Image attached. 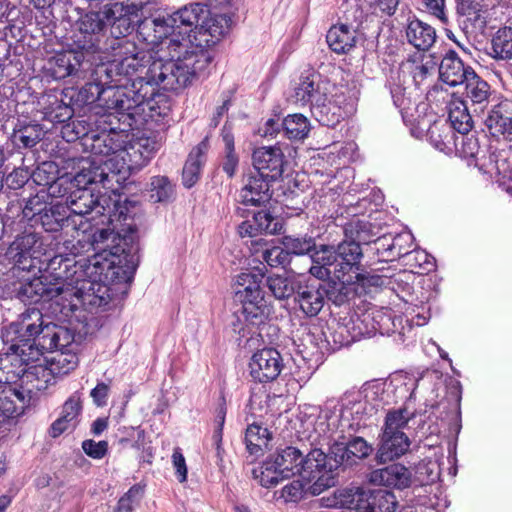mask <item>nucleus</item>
<instances>
[{"label": "nucleus", "instance_id": "1", "mask_svg": "<svg viewBox=\"0 0 512 512\" xmlns=\"http://www.w3.org/2000/svg\"><path fill=\"white\" fill-rule=\"evenodd\" d=\"M102 250L87 259L84 263L74 261L61 255L49 260L47 268L56 270L63 266L65 273L74 274L75 281H65V292L75 289L73 294L84 306L101 307L111 300L110 284L128 282L133 278L137 268L135 256L118 247Z\"/></svg>", "mask_w": 512, "mask_h": 512}, {"label": "nucleus", "instance_id": "2", "mask_svg": "<svg viewBox=\"0 0 512 512\" xmlns=\"http://www.w3.org/2000/svg\"><path fill=\"white\" fill-rule=\"evenodd\" d=\"M23 337H29L39 356L45 352L54 353L49 367L55 376L65 375L78 365L79 344L75 334L67 327L46 321L37 308H28L19 316Z\"/></svg>", "mask_w": 512, "mask_h": 512}, {"label": "nucleus", "instance_id": "3", "mask_svg": "<svg viewBox=\"0 0 512 512\" xmlns=\"http://www.w3.org/2000/svg\"><path fill=\"white\" fill-rule=\"evenodd\" d=\"M211 61L208 51L197 48L176 60L153 61L144 79L154 90V85H161L165 90H178L190 84L195 77L203 75Z\"/></svg>", "mask_w": 512, "mask_h": 512}, {"label": "nucleus", "instance_id": "4", "mask_svg": "<svg viewBox=\"0 0 512 512\" xmlns=\"http://www.w3.org/2000/svg\"><path fill=\"white\" fill-rule=\"evenodd\" d=\"M114 85L100 88L97 84H90L89 91L97 94L100 106L116 113L132 115L133 111L143 105H150L154 96V89L145 82L144 77H137L130 85L123 84L122 78L113 79Z\"/></svg>", "mask_w": 512, "mask_h": 512}, {"label": "nucleus", "instance_id": "5", "mask_svg": "<svg viewBox=\"0 0 512 512\" xmlns=\"http://www.w3.org/2000/svg\"><path fill=\"white\" fill-rule=\"evenodd\" d=\"M344 235L345 239L335 248L338 268L334 269V274L339 277L360 270V261L363 257L361 245L372 242L369 234V223L364 221L357 220L347 223L344 228Z\"/></svg>", "mask_w": 512, "mask_h": 512}, {"label": "nucleus", "instance_id": "6", "mask_svg": "<svg viewBox=\"0 0 512 512\" xmlns=\"http://www.w3.org/2000/svg\"><path fill=\"white\" fill-rule=\"evenodd\" d=\"M160 147L161 141L155 136L139 137L131 142L127 140L120 154H116L114 158L118 173L121 174L124 182L131 173L146 166Z\"/></svg>", "mask_w": 512, "mask_h": 512}, {"label": "nucleus", "instance_id": "7", "mask_svg": "<svg viewBox=\"0 0 512 512\" xmlns=\"http://www.w3.org/2000/svg\"><path fill=\"white\" fill-rule=\"evenodd\" d=\"M54 282L49 280L50 276L42 275L21 284L17 296L24 303H37L40 300H51L65 292V281H75L74 274H66L62 266L56 265L54 270Z\"/></svg>", "mask_w": 512, "mask_h": 512}, {"label": "nucleus", "instance_id": "8", "mask_svg": "<svg viewBox=\"0 0 512 512\" xmlns=\"http://www.w3.org/2000/svg\"><path fill=\"white\" fill-rule=\"evenodd\" d=\"M75 181L79 186L101 184L105 189L117 191L124 180L118 173L117 164L111 160L84 161L81 170L75 175Z\"/></svg>", "mask_w": 512, "mask_h": 512}, {"label": "nucleus", "instance_id": "9", "mask_svg": "<svg viewBox=\"0 0 512 512\" xmlns=\"http://www.w3.org/2000/svg\"><path fill=\"white\" fill-rule=\"evenodd\" d=\"M101 13L106 30L109 29L114 38L111 45H115L116 41H127L125 37L134 31L140 21L139 12L117 1L104 4Z\"/></svg>", "mask_w": 512, "mask_h": 512}, {"label": "nucleus", "instance_id": "10", "mask_svg": "<svg viewBox=\"0 0 512 512\" xmlns=\"http://www.w3.org/2000/svg\"><path fill=\"white\" fill-rule=\"evenodd\" d=\"M102 16L100 8L98 11H88L79 17L74 34V44L77 49L87 53L102 50L101 42L106 33Z\"/></svg>", "mask_w": 512, "mask_h": 512}, {"label": "nucleus", "instance_id": "11", "mask_svg": "<svg viewBox=\"0 0 512 512\" xmlns=\"http://www.w3.org/2000/svg\"><path fill=\"white\" fill-rule=\"evenodd\" d=\"M97 130L99 132H95L92 137L87 138L85 147L90 150L94 159L104 157L105 160H114L116 154H120L129 135L124 130L118 131L116 127H113L112 117L107 119V124H101Z\"/></svg>", "mask_w": 512, "mask_h": 512}, {"label": "nucleus", "instance_id": "12", "mask_svg": "<svg viewBox=\"0 0 512 512\" xmlns=\"http://www.w3.org/2000/svg\"><path fill=\"white\" fill-rule=\"evenodd\" d=\"M327 455L321 449H312L307 455H303V461L299 464L298 475L303 481L310 483L313 494H320L325 488L333 485L332 470L328 469Z\"/></svg>", "mask_w": 512, "mask_h": 512}, {"label": "nucleus", "instance_id": "13", "mask_svg": "<svg viewBox=\"0 0 512 512\" xmlns=\"http://www.w3.org/2000/svg\"><path fill=\"white\" fill-rule=\"evenodd\" d=\"M55 375L49 366L42 364L38 365H24L20 375V389L12 388L15 394V403L21 407V414L24 407L32 398V394L38 391L45 390L50 384L53 383Z\"/></svg>", "mask_w": 512, "mask_h": 512}, {"label": "nucleus", "instance_id": "14", "mask_svg": "<svg viewBox=\"0 0 512 512\" xmlns=\"http://www.w3.org/2000/svg\"><path fill=\"white\" fill-rule=\"evenodd\" d=\"M114 59L107 68V74L123 77V84L130 85L134 80L132 76L142 66L136 53V46L130 41H116L115 45H110Z\"/></svg>", "mask_w": 512, "mask_h": 512}, {"label": "nucleus", "instance_id": "15", "mask_svg": "<svg viewBox=\"0 0 512 512\" xmlns=\"http://www.w3.org/2000/svg\"><path fill=\"white\" fill-rule=\"evenodd\" d=\"M344 497L348 499L344 500L345 504L364 505L362 508L368 509V512H394L398 504L395 494L385 489L367 491L353 487Z\"/></svg>", "mask_w": 512, "mask_h": 512}, {"label": "nucleus", "instance_id": "16", "mask_svg": "<svg viewBox=\"0 0 512 512\" xmlns=\"http://www.w3.org/2000/svg\"><path fill=\"white\" fill-rule=\"evenodd\" d=\"M252 163L254 172H259L268 180L276 181L281 178L288 162L282 148L274 145L255 149L252 154Z\"/></svg>", "mask_w": 512, "mask_h": 512}, {"label": "nucleus", "instance_id": "17", "mask_svg": "<svg viewBox=\"0 0 512 512\" xmlns=\"http://www.w3.org/2000/svg\"><path fill=\"white\" fill-rule=\"evenodd\" d=\"M283 367L282 356L274 348H264L255 352L249 362L251 377L260 383L277 379Z\"/></svg>", "mask_w": 512, "mask_h": 512}, {"label": "nucleus", "instance_id": "18", "mask_svg": "<svg viewBox=\"0 0 512 512\" xmlns=\"http://www.w3.org/2000/svg\"><path fill=\"white\" fill-rule=\"evenodd\" d=\"M259 172L249 171L242 178V187L239 191V201L244 205L260 206L269 202L272 197L270 183Z\"/></svg>", "mask_w": 512, "mask_h": 512}, {"label": "nucleus", "instance_id": "19", "mask_svg": "<svg viewBox=\"0 0 512 512\" xmlns=\"http://www.w3.org/2000/svg\"><path fill=\"white\" fill-rule=\"evenodd\" d=\"M42 253V242L40 236L31 231H25L18 235L10 244L7 254L15 264L27 268L25 265L28 259H37Z\"/></svg>", "mask_w": 512, "mask_h": 512}, {"label": "nucleus", "instance_id": "20", "mask_svg": "<svg viewBox=\"0 0 512 512\" xmlns=\"http://www.w3.org/2000/svg\"><path fill=\"white\" fill-rule=\"evenodd\" d=\"M67 210L75 215L84 216L91 212L97 215L104 213V206L99 202V196L88 186H78L70 192L65 202Z\"/></svg>", "mask_w": 512, "mask_h": 512}, {"label": "nucleus", "instance_id": "21", "mask_svg": "<svg viewBox=\"0 0 512 512\" xmlns=\"http://www.w3.org/2000/svg\"><path fill=\"white\" fill-rule=\"evenodd\" d=\"M475 71L464 64L455 51H448L439 65V77L445 84L455 87L463 84Z\"/></svg>", "mask_w": 512, "mask_h": 512}, {"label": "nucleus", "instance_id": "22", "mask_svg": "<svg viewBox=\"0 0 512 512\" xmlns=\"http://www.w3.org/2000/svg\"><path fill=\"white\" fill-rule=\"evenodd\" d=\"M325 299L326 289L320 284L297 285L294 301L306 317H316L323 309Z\"/></svg>", "mask_w": 512, "mask_h": 512}, {"label": "nucleus", "instance_id": "23", "mask_svg": "<svg viewBox=\"0 0 512 512\" xmlns=\"http://www.w3.org/2000/svg\"><path fill=\"white\" fill-rule=\"evenodd\" d=\"M205 14H208V7L206 5L190 3L169 15L177 31V35L183 36L193 31L197 34L198 26H200L201 20Z\"/></svg>", "mask_w": 512, "mask_h": 512}, {"label": "nucleus", "instance_id": "24", "mask_svg": "<svg viewBox=\"0 0 512 512\" xmlns=\"http://www.w3.org/2000/svg\"><path fill=\"white\" fill-rule=\"evenodd\" d=\"M22 344H14L11 346L12 353L0 355V388L3 389V384L11 383V376H4L2 368H9L15 366V363L28 365L30 362L36 361L39 358V353L34 350L31 345L30 338L25 337Z\"/></svg>", "mask_w": 512, "mask_h": 512}, {"label": "nucleus", "instance_id": "25", "mask_svg": "<svg viewBox=\"0 0 512 512\" xmlns=\"http://www.w3.org/2000/svg\"><path fill=\"white\" fill-rule=\"evenodd\" d=\"M369 481L375 485L405 489L410 486L411 472L404 465L394 463L386 467L373 470L369 474Z\"/></svg>", "mask_w": 512, "mask_h": 512}, {"label": "nucleus", "instance_id": "26", "mask_svg": "<svg viewBox=\"0 0 512 512\" xmlns=\"http://www.w3.org/2000/svg\"><path fill=\"white\" fill-rule=\"evenodd\" d=\"M376 412L373 405L366 400L355 401L351 406L346 407L340 415L341 432L345 429L358 433L367 427L366 420Z\"/></svg>", "mask_w": 512, "mask_h": 512}, {"label": "nucleus", "instance_id": "27", "mask_svg": "<svg viewBox=\"0 0 512 512\" xmlns=\"http://www.w3.org/2000/svg\"><path fill=\"white\" fill-rule=\"evenodd\" d=\"M83 52L80 50L57 53L48 59L47 70L57 80L76 75L84 60Z\"/></svg>", "mask_w": 512, "mask_h": 512}, {"label": "nucleus", "instance_id": "28", "mask_svg": "<svg viewBox=\"0 0 512 512\" xmlns=\"http://www.w3.org/2000/svg\"><path fill=\"white\" fill-rule=\"evenodd\" d=\"M231 18L226 14H205L197 34L207 46L215 45L229 31Z\"/></svg>", "mask_w": 512, "mask_h": 512}, {"label": "nucleus", "instance_id": "29", "mask_svg": "<svg viewBox=\"0 0 512 512\" xmlns=\"http://www.w3.org/2000/svg\"><path fill=\"white\" fill-rule=\"evenodd\" d=\"M508 103L502 102L494 105L488 111L484 110L481 116L476 117L479 122L484 124L487 131L494 137H505L512 122V114L508 111Z\"/></svg>", "mask_w": 512, "mask_h": 512}, {"label": "nucleus", "instance_id": "30", "mask_svg": "<svg viewBox=\"0 0 512 512\" xmlns=\"http://www.w3.org/2000/svg\"><path fill=\"white\" fill-rule=\"evenodd\" d=\"M405 36L407 42L419 51H428L434 45L437 38L434 27L415 17L408 18Z\"/></svg>", "mask_w": 512, "mask_h": 512}, {"label": "nucleus", "instance_id": "31", "mask_svg": "<svg viewBox=\"0 0 512 512\" xmlns=\"http://www.w3.org/2000/svg\"><path fill=\"white\" fill-rule=\"evenodd\" d=\"M467 103L472 107L476 117L486 110L491 94L489 84L479 77L475 72L463 83Z\"/></svg>", "mask_w": 512, "mask_h": 512}, {"label": "nucleus", "instance_id": "32", "mask_svg": "<svg viewBox=\"0 0 512 512\" xmlns=\"http://www.w3.org/2000/svg\"><path fill=\"white\" fill-rule=\"evenodd\" d=\"M448 118L454 130L467 135L476 122L475 113L467 102L460 98L452 99L448 104Z\"/></svg>", "mask_w": 512, "mask_h": 512}, {"label": "nucleus", "instance_id": "33", "mask_svg": "<svg viewBox=\"0 0 512 512\" xmlns=\"http://www.w3.org/2000/svg\"><path fill=\"white\" fill-rule=\"evenodd\" d=\"M110 118L111 114L103 115L95 120H92L91 117L88 119H72L63 125L61 130L62 136L67 142H73L82 138L85 145L87 144V138L95 134L94 127L98 129V127H101V124H107V119Z\"/></svg>", "mask_w": 512, "mask_h": 512}, {"label": "nucleus", "instance_id": "34", "mask_svg": "<svg viewBox=\"0 0 512 512\" xmlns=\"http://www.w3.org/2000/svg\"><path fill=\"white\" fill-rule=\"evenodd\" d=\"M263 275L254 272H242L237 275L234 289L236 301L243 302L251 299L252 301L263 300L261 283Z\"/></svg>", "mask_w": 512, "mask_h": 512}, {"label": "nucleus", "instance_id": "35", "mask_svg": "<svg viewBox=\"0 0 512 512\" xmlns=\"http://www.w3.org/2000/svg\"><path fill=\"white\" fill-rule=\"evenodd\" d=\"M208 148V137H205L190 152L182 172L183 185L186 188H191L199 180L202 166L205 163V155L208 151Z\"/></svg>", "mask_w": 512, "mask_h": 512}, {"label": "nucleus", "instance_id": "36", "mask_svg": "<svg viewBox=\"0 0 512 512\" xmlns=\"http://www.w3.org/2000/svg\"><path fill=\"white\" fill-rule=\"evenodd\" d=\"M139 32L144 35L147 41L153 44L161 42L169 36L177 35L169 14L153 19H145L139 24Z\"/></svg>", "mask_w": 512, "mask_h": 512}, {"label": "nucleus", "instance_id": "37", "mask_svg": "<svg viewBox=\"0 0 512 512\" xmlns=\"http://www.w3.org/2000/svg\"><path fill=\"white\" fill-rule=\"evenodd\" d=\"M410 447V440L407 435L380 436L376 461L384 464L403 456Z\"/></svg>", "mask_w": 512, "mask_h": 512}, {"label": "nucleus", "instance_id": "38", "mask_svg": "<svg viewBox=\"0 0 512 512\" xmlns=\"http://www.w3.org/2000/svg\"><path fill=\"white\" fill-rule=\"evenodd\" d=\"M356 29L348 24H340L331 27L326 39L329 47L338 54L348 53L356 45Z\"/></svg>", "mask_w": 512, "mask_h": 512}, {"label": "nucleus", "instance_id": "39", "mask_svg": "<svg viewBox=\"0 0 512 512\" xmlns=\"http://www.w3.org/2000/svg\"><path fill=\"white\" fill-rule=\"evenodd\" d=\"M270 457L287 478L298 474L299 464L303 461L302 451L292 446L278 449Z\"/></svg>", "mask_w": 512, "mask_h": 512}, {"label": "nucleus", "instance_id": "40", "mask_svg": "<svg viewBox=\"0 0 512 512\" xmlns=\"http://www.w3.org/2000/svg\"><path fill=\"white\" fill-rule=\"evenodd\" d=\"M252 477L264 488H273L281 481L288 479L280 468L274 464L271 457H267L263 463L252 469Z\"/></svg>", "mask_w": 512, "mask_h": 512}, {"label": "nucleus", "instance_id": "41", "mask_svg": "<svg viewBox=\"0 0 512 512\" xmlns=\"http://www.w3.org/2000/svg\"><path fill=\"white\" fill-rule=\"evenodd\" d=\"M335 277L337 280L332 281L329 289L326 290V297L340 306L354 296L356 281L353 275L348 274H343L341 277L335 275Z\"/></svg>", "mask_w": 512, "mask_h": 512}, {"label": "nucleus", "instance_id": "42", "mask_svg": "<svg viewBox=\"0 0 512 512\" xmlns=\"http://www.w3.org/2000/svg\"><path fill=\"white\" fill-rule=\"evenodd\" d=\"M457 14L459 16V27L467 38H476L483 33L487 22L482 7L480 9H467L465 12H457Z\"/></svg>", "mask_w": 512, "mask_h": 512}, {"label": "nucleus", "instance_id": "43", "mask_svg": "<svg viewBox=\"0 0 512 512\" xmlns=\"http://www.w3.org/2000/svg\"><path fill=\"white\" fill-rule=\"evenodd\" d=\"M312 115L323 126L335 127L345 119L342 112L334 105L331 99L327 100L325 95L323 100L318 101L311 107Z\"/></svg>", "mask_w": 512, "mask_h": 512}, {"label": "nucleus", "instance_id": "44", "mask_svg": "<svg viewBox=\"0 0 512 512\" xmlns=\"http://www.w3.org/2000/svg\"><path fill=\"white\" fill-rule=\"evenodd\" d=\"M345 6L343 13L346 24L356 30L366 21L369 13H374L372 0H346Z\"/></svg>", "mask_w": 512, "mask_h": 512}, {"label": "nucleus", "instance_id": "45", "mask_svg": "<svg viewBox=\"0 0 512 512\" xmlns=\"http://www.w3.org/2000/svg\"><path fill=\"white\" fill-rule=\"evenodd\" d=\"M221 137L224 143V155L221 168L228 178H233L239 166V156L235 152L234 135L231 132V128L224 125Z\"/></svg>", "mask_w": 512, "mask_h": 512}, {"label": "nucleus", "instance_id": "46", "mask_svg": "<svg viewBox=\"0 0 512 512\" xmlns=\"http://www.w3.org/2000/svg\"><path fill=\"white\" fill-rule=\"evenodd\" d=\"M413 417L406 408L390 410L387 412L382 433L380 436H400L406 435L403 431L407 427L409 420Z\"/></svg>", "mask_w": 512, "mask_h": 512}, {"label": "nucleus", "instance_id": "47", "mask_svg": "<svg viewBox=\"0 0 512 512\" xmlns=\"http://www.w3.org/2000/svg\"><path fill=\"white\" fill-rule=\"evenodd\" d=\"M324 93L320 90V85L314 78L305 77L300 80L294 89L293 98L296 103L305 105L310 103L311 107L318 101L323 100Z\"/></svg>", "mask_w": 512, "mask_h": 512}, {"label": "nucleus", "instance_id": "48", "mask_svg": "<svg viewBox=\"0 0 512 512\" xmlns=\"http://www.w3.org/2000/svg\"><path fill=\"white\" fill-rule=\"evenodd\" d=\"M271 434L267 428L258 424H251L245 433L246 449L252 456H260L263 449L267 447Z\"/></svg>", "mask_w": 512, "mask_h": 512}, {"label": "nucleus", "instance_id": "49", "mask_svg": "<svg viewBox=\"0 0 512 512\" xmlns=\"http://www.w3.org/2000/svg\"><path fill=\"white\" fill-rule=\"evenodd\" d=\"M36 221H39L47 232L59 231L68 221L67 208L62 204H51Z\"/></svg>", "mask_w": 512, "mask_h": 512}, {"label": "nucleus", "instance_id": "50", "mask_svg": "<svg viewBox=\"0 0 512 512\" xmlns=\"http://www.w3.org/2000/svg\"><path fill=\"white\" fill-rule=\"evenodd\" d=\"M491 56L496 60H512V27L500 28L492 38Z\"/></svg>", "mask_w": 512, "mask_h": 512}, {"label": "nucleus", "instance_id": "51", "mask_svg": "<svg viewBox=\"0 0 512 512\" xmlns=\"http://www.w3.org/2000/svg\"><path fill=\"white\" fill-rule=\"evenodd\" d=\"M175 189L167 176H153L149 183V197L154 203L169 202L174 198Z\"/></svg>", "mask_w": 512, "mask_h": 512}, {"label": "nucleus", "instance_id": "52", "mask_svg": "<svg viewBox=\"0 0 512 512\" xmlns=\"http://www.w3.org/2000/svg\"><path fill=\"white\" fill-rule=\"evenodd\" d=\"M339 435L333 437V444L329 447V452L327 455L328 469H331L332 472L336 470L340 465L352 464V461L349 459L347 444H346V436L344 432L339 431Z\"/></svg>", "mask_w": 512, "mask_h": 512}, {"label": "nucleus", "instance_id": "53", "mask_svg": "<svg viewBox=\"0 0 512 512\" xmlns=\"http://www.w3.org/2000/svg\"><path fill=\"white\" fill-rule=\"evenodd\" d=\"M282 128L289 139L302 140L310 131V123L302 114H292L284 118Z\"/></svg>", "mask_w": 512, "mask_h": 512}, {"label": "nucleus", "instance_id": "54", "mask_svg": "<svg viewBox=\"0 0 512 512\" xmlns=\"http://www.w3.org/2000/svg\"><path fill=\"white\" fill-rule=\"evenodd\" d=\"M266 285L272 295L279 300H284L296 294L297 285L292 279L280 275L269 276Z\"/></svg>", "mask_w": 512, "mask_h": 512}, {"label": "nucleus", "instance_id": "55", "mask_svg": "<svg viewBox=\"0 0 512 512\" xmlns=\"http://www.w3.org/2000/svg\"><path fill=\"white\" fill-rule=\"evenodd\" d=\"M12 387H3L0 390V422H11L21 415V407L15 403Z\"/></svg>", "mask_w": 512, "mask_h": 512}, {"label": "nucleus", "instance_id": "56", "mask_svg": "<svg viewBox=\"0 0 512 512\" xmlns=\"http://www.w3.org/2000/svg\"><path fill=\"white\" fill-rule=\"evenodd\" d=\"M332 102L339 108L342 115L347 118L352 116L357 108L358 96L355 89H341L332 97Z\"/></svg>", "mask_w": 512, "mask_h": 512}, {"label": "nucleus", "instance_id": "57", "mask_svg": "<svg viewBox=\"0 0 512 512\" xmlns=\"http://www.w3.org/2000/svg\"><path fill=\"white\" fill-rule=\"evenodd\" d=\"M355 433L348 430L346 444L350 461L353 457L358 459L367 458L373 451V447L363 437L355 436Z\"/></svg>", "mask_w": 512, "mask_h": 512}, {"label": "nucleus", "instance_id": "58", "mask_svg": "<svg viewBox=\"0 0 512 512\" xmlns=\"http://www.w3.org/2000/svg\"><path fill=\"white\" fill-rule=\"evenodd\" d=\"M78 183L75 181V175L70 176L68 174L58 177L49 187L45 193L53 198H66L75 187H78Z\"/></svg>", "mask_w": 512, "mask_h": 512}, {"label": "nucleus", "instance_id": "59", "mask_svg": "<svg viewBox=\"0 0 512 512\" xmlns=\"http://www.w3.org/2000/svg\"><path fill=\"white\" fill-rule=\"evenodd\" d=\"M263 301L264 299L260 301H252L249 299L247 301L240 302L242 304L241 314L245 322L252 325H258L264 321L265 306Z\"/></svg>", "mask_w": 512, "mask_h": 512}, {"label": "nucleus", "instance_id": "60", "mask_svg": "<svg viewBox=\"0 0 512 512\" xmlns=\"http://www.w3.org/2000/svg\"><path fill=\"white\" fill-rule=\"evenodd\" d=\"M283 245L289 255L311 254L315 248V241L312 237H291L287 236L283 240Z\"/></svg>", "mask_w": 512, "mask_h": 512}, {"label": "nucleus", "instance_id": "61", "mask_svg": "<svg viewBox=\"0 0 512 512\" xmlns=\"http://www.w3.org/2000/svg\"><path fill=\"white\" fill-rule=\"evenodd\" d=\"M255 226L260 233L277 234L282 229L281 222L267 210H260L254 213Z\"/></svg>", "mask_w": 512, "mask_h": 512}, {"label": "nucleus", "instance_id": "62", "mask_svg": "<svg viewBox=\"0 0 512 512\" xmlns=\"http://www.w3.org/2000/svg\"><path fill=\"white\" fill-rule=\"evenodd\" d=\"M57 173L58 169L55 163L43 162L33 172L32 179L37 185L47 189L58 178Z\"/></svg>", "mask_w": 512, "mask_h": 512}, {"label": "nucleus", "instance_id": "63", "mask_svg": "<svg viewBox=\"0 0 512 512\" xmlns=\"http://www.w3.org/2000/svg\"><path fill=\"white\" fill-rule=\"evenodd\" d=\"M143 491L139 485L132 486L118 501L113 512H133L139 504Z\"/></svg>", "mask_w": 512, "mask_h": 512}, {"label": "nucleus", "instance_id": "64", "mask_svg": "<svg viewBox=\"0 0 512 512\" xmlns=\"http://www.w3.org/2000/svg\"><path fill=\"white\" fill-rule=\"evenodd\" d=\"M413 245V236L408 232L400 233L395 237L391 238V244L388 247H392V253L388 255L390 259H396L403 257L410 253Z\"/></svg>", "mask_w": 512, "mask_h": 512}]
</instances>
